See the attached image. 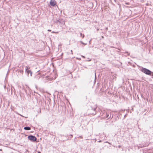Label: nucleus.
Here are the masks:
<instances>
[{
  "label": "nucleus",
  "mask_w": 153,
  "mask_h": 153,
  "mask_svg": "<svg viewBox=\"0 0 153 153\" xmlns=\"http://www.w3.org/2000/svg\"><path fill=\"white\" fill-rule=\"evenodd\" d=\"M27 73H28V74H29V73H30V76H31V75H32V73H31V71H30V70H28V71H27Z\"/></svg>",
  "instance_id": "nucleus-5"
},
{
  "label": "nucleus",
  "mask_w": 153,
  "mask_h": 153,
  "mask_svg": "<svg viewBox=\"0 0 153 153\" xmlns=\"http://www.w3.org/2000/svg\"><path fill=\"white\" fill-rule=\"evenodd\" d=\"M50 3L51 6H54L56 5V2L54 0H51L50 1Z\"/></svg>",
  "instance_id": "nucleus-3"
},
{
  "label": "nucleus",
  "mask_w": 153,
  "mask_h": 153,
  "mask_svg": "<svg viewBox=\"0 0 153 153\" xmlns=\"http://www.w3.org/2000/svg\"><path fill=\"white\" fill-rule=\"evenodd\" d=\"M52 33H58L57 32H52Z\"/></svg>",
  "instance_id": "nucleus-6"
},
{
  "label": "nucleus",
  "mask_w": 153,
  "mask_h": 153,
  "mask_svg": "<svg viewBox=\"0 0 153 153\" xmlns=\"http://www.w3.org/2000/svg\"><path fill=\"white\" fill-rule=\"evenodd\" d=\"M28 138L32 141H35L36 140V138L35 136L32 135L28 136Z\"/></svg>",
  "instance_id": "nucleus-2"
},
{
  "label": "nucleus",
  "mask_w": 153,
  "mask_h": 153,
  "mask_svg": "<svg viewBox=\"0 0 153 153\" xmlns=\"http://www.w3.org/2000/svg\"><path fill=\"white\" fill-rule=\"evenodd\" d=\"M24 129L26 130H30V128L29 127H24Z\"/></svg>",
  "instance_id": "nucleus-4"
},
{
  "label": "nucleus",
  "mask_w": 153,
  "mask_h": 153,
  "mask_svg": "<svg viewBox=\"0 0 153 153\" xmlns=\"http://www.w3.org/2000/svg\"><path fill=\"white\" fill-rule=\"evenodd\" d=\"M140 70L142 72L145 73L149 75L151 74V72L149 70L144 68H142L140 69Z\"/></svg>",
  "instance_id": "nucleus-1"
},
{
  "label": "nucleus",
  "mask_w": 153,
  "mask_h": 153,
  "mask_svg": "<svg viewBox=\"0 0 153 153\" xmlns=\"http://www.w3.org/2000/svg\"><path fill=\"white\" fill-rule=\"evenodd\" d=\"M38 153H40V152H38Z\"/></svg>",
  "instance_id": "nucleus-8"
},
{
  "label": "nucleus",
  "mask_w": 153,
  "mask_h": 153,
  "mask_svg": "<svg viewBox=\"0 0 153 153\" xmlns=\"http://www.w3.org/2000/svg\"><path fill=\"white\" fill-rule=\"evenodd\" d=\"M48 31H51V30H48Z\"/></svg>",
  "instance_id": "nucleus-7"
},
{
  "label": "nucleus",
  "mask_w": 153,
  "mask_h": 153,
  "mask_svg": "<svg viewBox=\"0 0 153 153\" xmlns=\"http://www.w3.org/2000/svg\"><path fill=\"white\" fill-rule=\"evenodd\" d=\"M0 151H2V150L1 149H0Z\"/></svg>",
  "instance_id": "nucleus-9"
}]
</instances>
